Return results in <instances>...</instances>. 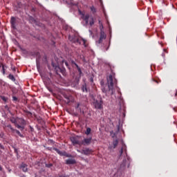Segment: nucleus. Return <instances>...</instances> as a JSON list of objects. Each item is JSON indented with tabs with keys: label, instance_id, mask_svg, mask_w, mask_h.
Returning <instances> with one entry per match:
<instances>
[{
	"label": "nucleus",
	"instance_id": "9",
	"mask_svg": "<svg viewBox=\"0 0 177 177\" xmlns=\"http://www.w3.org/2000/svg\"><path fill=\"white\" fill-rule=\"evenodd\" d=\"M10 24L12 28L16 30V18L15 17H11Z\"/></svg>",
	"mask_w": 177,
	"mask_h": 177
},
{
	"label": "nucleus",
	"instance_id": "20",
	"mask_svg": "<svg viewBox=\"0 0 177 177\" xmlns=\"http://www.w3.org/2000/svg\"><path fill=\"white\" fill-rule=\"evenodd\" d=\"M110 133H111V138H113V139H115H115H117V133H114V131H111L110 132Z\"/></svg>",
	"mask_w": 177,
	"mask_h": 177
},
{
	"label": "nucleus",
	"instance_id": "28",
	"mask_svg": "<svg viewBox=\"0 0 177 177\" xmlns=\"http://www.w3.org/2000/svg\"><path fill=\"white\" fill-rule=\"evenodd\" d=\"M0 97L3 102H8V97H6L3 95L0 96Z\"/></svg>",
	"mask_w": 177,
	"mask_h": 177
},
{
	"label": "nucleus",
	"instance_id": "14",
	"mask_svg": "<svg viewBox=\"0 0 177 177\" xmlns=\"http://www.w3.org/2000/svg\"><path fill=\"white\" fill-rule=\"evenodd\" d=\"M20 168L22 169L23 172H27V171H28V169H27V165L25 163H22Z\"/></svg>",
	"mask_w": 177,
	"mask_h": 177
},
{
	"label": "nucleus",
	"instance_id": "25",
	"mask_svg": "<svg viewBox=\"0 0 177 177\" xmlns=\"http://www.w3.org/2000/svg\"><path fill=\"white\" fill-rule=\"evenodd\" d=\"M15 132H16V133H17V135H19V136H20V138H24V136H23V134H21V133H20V131L19 130L15 129Z\"/></svg>",
	"mask_w": 177,
	"mask_h": 177
},
{
	"label": "nucleus",
	"instance_id": "12",
	"mask_svg": "<svg viewBox=\"0 0 177 177\" xmlns=\"http://www.w3.org/2000/svg\"><path fill=\"white\" fill-rule=\"evenodd\" d=\"M71 141L72 142L73 145H80V141L78 140V138L76 137L71 138Z\"/></svg>",
	"mask_w": 177,
	"mask_h": 177
},
{
	"label": "nucleus",
	"instance_id": "29",
	"mask_svg": "<svg viewBox=\"0 0 177 177\" xmlns=\"http://www.w3.org/2000/svg\"><path fill=\"white\" fill-rule=\"evenodd\" d=\"M7 128H9L10 129L11 132H15V129H13V127H12V125H10V124L7 125Z\"/></svg>",
	"mask_w": 177,
	"mask_h": 177
},
{
	"label": "nucleus",
	"instance_id": "37",
	"mask_svg": "<svg viewBox=\"0 0 177 177\" xmlns=\"http://www.w3.org/2000/svg\"><path fill=\"white\" fill-rule=\"evenodd\" d=\"M11 122H12V124H15V125L17 124V122H16V120H11Z\"/></svg>",
	"mask_w": 177,
	"mask_h": 177
},
{
	"label": "nucleus",
	"instance_id": "31",
	"mask_svg": "<svg viewBox=\"0 0 177 177\" xmlns=\"http://www.w3.org/2000/svg\"><path fill=\"white\" fill-rule=\"evenodd\" d=\"M0 67H2L3 74L5 75V66L3 65V64H1L0 65Z\"/></svg>",
	"mask_w": 177,
	"mask_h": 177
},
{
	"label": "nucleus",
	"instance_id": "39",
	"mask_svg": "<svg viewBox=\"0 0 177 177\" xmlns=\"http://www.w3.org/2000/svg\"><path fill=\"white\" fill-rule=\"evenodd\" d=\"M65 65L66 66V67H68V68H69V65H68V62H67V61H64Z\"/></svg>",
	"mask_w": 177,
	"mask_h": 177
},
{
	"label": "nucleus",
	"instance_id": "2",
	"mask_svg": "<svg viewBox=\"0 0 177 177\" xmlns=\"http://www.w3.org/2000/svg\"><path fill=\"white\" fill-rule=\"evenodd\" d=\"M79 15L81 16V19L84 21L85 26H90V27H93L95 25V21L96 19L93 16L91 15L89 13L85 14L84 12L79 10Z\"/></svg>",
	"mask_w": 177,
	"mask_h": 177
},
{
	"label": "nucleus",
	"instance_id": "6",
	"mask_svg": "<svg viewBox=\"0 0 177 177\" xmlns=\"http://www.w3.org/2000/svg\"><path fill=\"white\" fill-rule=\"evenodd\" d=\"M106 33H104V31L101 29L100 37V39L98 40V44H102V42H103V39H106Z\"/></svg>",
	"mask_w": 177,
	"mask_h": 177
},
{
	"label": "nucleus",
	"instance_id": "30",
	"mask_svg": "<svg viewBox=\"0 0 177 177\" xmlns=\"http://www.w3.org/2000/svg\"><path fill=\"white\" fill-rule=\"evenodd\" d=\"M53 150H55V151H56V153H57V154H60L62 153V151L59 150V149L57 148H53Z\"/></svg>",
	"mask_w": 177,
	"mask_h": 177
},
{
	"label": "nucleus",
	"instance_id": "42",
	"mask_svg": "<svg viewBox=\"0 0 177 177\" xmlns=\"http://www.w3.org/2000/svg\"><path fill=\"white\" fill-rule=\"evenodd\" d=\"M83 43H84V45H85V40H82Z\"/></svg>",
	"mask_w": 177,
	"mask_h": 177
},
{
	"label": "nucleus",
	"instance_id": "7",
	"mask_svg": "<svg viewBox=\"0 0 177 177\" xmlns=\"http://www.w3.org/2000/svg\"><path fill=\"white\" fill-rule=\"evenodd\" d=\"M118 143H119L118 138L113 140V146L110 145L109 147V150H113V149H115V147H117V146H118Z\"/></svg>",
	"mask_w": 177,
	"mask_h": 177
},
{
	"label": "nucleus",
	"instance_id": "34",
	"mask_svg": "<svg viewBox=\"0 0 177 177\" xmlns=\"http://www.w3.org/2000/svg\"><path fill=\"white\" fill-rule=\"evenodd\" d=\"M71 64H72V66H75V67H77V66H78V64H77V63H75V61H71Z\"/></svg>",
	"mask_w": 177,
	"mask_h": 177
},
{
	"label": "nucleus",
	"instance_id": "11",
	"mask_svg": "<svg viewBox=\"0 0 177 177\" xmlns=\"http://www.w3.org/2000/svg\"><path fill=\"white\" fill-rule=\"evenodd\" d=\"M82 107H84V105H82V104L77 103L75 106V109L79 110L80 113H82V114H84V111H82Z\"/></svg>",
	"mask_w": 177,
	"mask_h": 177
},
{
	"label": "nucleus",
	"instance_id": "44",
	"mask_svg": "<svg viewBox=\"0 0 177 177\" xmlns=\"http://www.w3.org/2000/svg\"><path fill=\"white\" fill-rule=\"evenodd\" d=\"M106 50H109V47H107V48H106Z\"/></svg>",
	"mask_w": 177,
	"mask_h": 177
},
{
	"label": "nucleus",
	"instance_id": "43",
	"mask_svg": "<svg viewBox=\"0 0 177 177\" xmlns=\"http://www.w3.org/2000/svg\"><path fill=\"white\" fill-rule=\"evenodd\" d=\"M0 171H2V167L0 165Z\"/></svg>",
	"mask_w": 177,
	"mask_h": 177
},
{
	"label": "nucleus",
	"instance_id": "24",
	"mask_svg": "<svg viewBox=\"0 0 177 177\" xmlns=\"http://www.w3.org/2000/svg\"><path fill=\"white\" fill-rule=\"evenodd\" d=\"M60 156H64V157H70V155L66 151H61Z\"/></svg>",
	"mask_w": 177,
	"mask_h": 177
},
{
	"label": "nucleus",
	"instance_id": "26",
	"mask_svg": "<svg viewBox=\"0 0 177 177\" xmlns=\"http://www.w3.org/2000/svg\"><path fill=\"white\" fill-rule=\"evenodd\" d=\"M98 23H99V25H100V31H102V30H103V24L100 21V19L98 20Z\"/></svg>",
	"mask_w": 177,
	"mask_h": 177
},
{
	"label": "nucleus",
	"instance_id": "27",
	"mask_svg": "<svg viewBox=\"0 0 177 177\" xmlns=\"http://www.w3.org/2000/svg\"><path fill=\"white\" fill-rule=\"evenodd\" d=\"M91 131H92V129H91V128L88 127V128L86 129V132H85V134H86V135H90V134H91Z\"/></svg>",
	"mask_w": 177,
	"mask_h": 177
},
{
	"label": "nucleus",
	"instance_id": "41",
	"mask_svg": "<svg viewBox=\"0 0 177 177\" xmlns=\"http://www.w3.org/2000/svg\"><path fill=\"white\" fill-rule=\"evenodd\" d=\"M30 131H31L32 132H34V128H32L31 126L30 127Z\"/></svg>",
	"mask_w": 177,
	"mask_h": 177
},
{
	"label": "nucleus",
	"instance_id": "22",
	"mask_svg": "<svg viewBox=\"0 0 177 177\" xmlns=\"http://www.w3.org/2000/svg\"><path fill=\"white\" fill-rule=\"evenodd\" d=\"M76 68L79 73V75H80L79 78H81V75H82V71H81V68H80L79 66H77Z\"/></svg>",
	"mask_w": 177,
	"mask_h": 177
},
{
	"label": "nucleus",
	"instance_id": "35",
	"mask_svg": "<svg viewBox=\"0 0 177 177\" xmlns=\"http://www.w3.org/2000/svg\"><path fill=\"white\" fill-rule=\"evenodd\" d=\"M152 81H153V82H156L157 84H160V82H161V81H158V80H156V79H152Z\"/></svg>",
	"mask_w": 177,
	"mask_h": 177
},
{
	"label": "nucleus",
	"instance_id": "38",
	"mask_svg": "<svg viewBox=\"0 0 177 177\" xmlns=\"http://www.w3.org/2000/svg\"><path fill=\"white\" fill-rule=\"evenodd\" d=\"M0 149L1 150H5V147H3V145H2L1 144H0Z\"/></svg>",
	"mask_w": 177,
	"mask_h": 177
},
{
	"label": "nucleus",
	"instance_id": "5",
	"mask_svg": "<svg viewBox=\"0 0 177 177\" xmlns=\"http://www.w3.org/2000/svg\"><path fill=\"white\" fill-rule=\"evenodd\" d=\"M102 104H103V102L102 101V100H94L93 105L95 107V109H102Z\"/></svg>",
	"mask_w": 177,
	"mask_h": 177
},
{
	"label": "nucleus",
	"instance_id": "40",
	"mask_svg": "<svg viewBox=\"0 0 177 177\" xmlns=\"http://www.w3.org/2000/svg\"><path fill=\"white\" fill-rule=\"evenodd\" d=\"M52 166H53L52 164L46 165V167H47V168H50V167Z\"/></svg>",
	"mask_w": 177,
	"mask_h": 177
},
{
	"label": "nucleus",
	"instance_id": "32",
	"mask_svg": "<svg viewBox=\"0 0 177 177\" xmlns=\"http://www.w3.org/2000/svg\"><path fill=\"white\" fill-rule=\"evenodd\" d=\"M61 70V73L62 74H63V75H66V69H60Z\"/></svg>",
	"mask_w": 177,
	"mask_h": 177
},
{
	"label": "nucleus",
	"instance_id": "10",
	"mask_svg": "<svg viewBox=\"0 0 177 177\" xmlns=\"http://www.w3.org/2000/svg\"><path fill=\"white\" fill-rule=\"evenodd\" d=\"M66 164L67 165H73L77 164V161H75V159H68L66 160Z\"/></svg>",
	"mask_w": 177,
	"mask_h": 177
},
{
	"label": "nucleus",
	"instance_id": "3",
	"mask_svg": "<svg viewBox=\"0 0 177 177\" xmlns=\"http://www.w3.org/2000/svg\"><path fill=\"white\" fill-rule=\"evenodd\" d=\"M64 97L66 99L65 103H66V104H68L71 102H73V95H71V93H64Z\"/></svg>",
	"mask_w": 177,
	"mask_h": 177
},
{
	"label": "nucleus",
	"instance_id": "23",
	"mask_svg": "<svg viewBox=\"0 0 177 177\" xmlns=\"http://www.w3.org/2000/svg\"><path fill=\"white\" fill-rule=\"evenodd\" d=\"M90 9L93 15H95V13L96 12V8H95V6H92L91 7H90Z\"/></svg>",
	"mask_w": 177,
	"mask_h": 177
},
{
	"label": "nucleus",
	"instance_id": "16",
	"mask_svg": "<svg viewBox=\"0 0 177 177\" xmlns=\"http://www.w3.org/2000/svg\"><path fill=\"white\" fill-rule=\"evenodd\" d=\"M82 92H86L87 93L88 92V88L86 87V84L84 83L82 86Z\"/></svg>",
	"mask_w": 177,
	"mask_h": 177
},
{
	"label": "nucleus",
	"instance_id": "13",
	"mask_svg": "<svg viewBox=\"0 0 177 177\" xmlns=\"http://www.w3.org/2000/svg\"><path fill=\"white\" fill-rule=\"evenodd\" d=\"M91 142H92V138L91 137L88 138H84L83 140V145H91Z\"/></svg>",
	"mask_w": 177,
	"mask_h": 177
},
{
	"label": "nucleus",
	"instance_id": "46",
	"mask_svg": "<svg viewBox=\"0 0 177 177\" xmlns=\"http://www.w3.org/2000/svg\"><path fill=\"white\" fill-rule=\"evenodd\" d=\"M37 67H38V64H37Z\"/></svg>",
	"mask_w": 177,
	"mask_h": 177
},
{
	"label": "nucleus",
	"instance_id": "15",
	"mask_svg": "<svg viewBox=\"0 0 177 177\" xmlns=\"http://www.w3.org/2000/svg\"><path fill=\"white\" fill-rule=\"evenodd\" d=\"M120 156H122V154H127V148L125 147H123L121 148L120 151Z\"/></svg>",
	"mask_w": 177,
	"mask_h": 177
},
{
	"label": "nucleus",
	"instance_id": "21",
	"mask_svg": "<svg viewBox=\"0 0 177 177\" xmlns=\"http://www.w3.org/2000/svg\"><path fill=\"white\" fill-rule=\"evenodd\" d=\"M8 78H9V80H11V81H12L13 82H15V81H16V78H15V76L12 74H10L8 75Z\"/></svg>",
	"mask_w": 177,
	"mask_h": 177
},
{
	"label": "nucleus",
	"instance_id": "4",
	"mask_svg": "<svg viewBox=\"0 0 177 177\" xmlns=\"http://www.w3.org/2000/svg\"><path fill=\"white\" fill-rule=\"evenodd\" d=\"M79 153H81V154H84V156H90V154H92L93 153V151L89 148H86L84 149H82V151L77 150Z\"/></svg>",
	"mask_w": 177,
	"mask_h": 177
},
{
	"label": "nucleus",
	"instance_id": "18",
	"mask_svg": "<svg viewBox=\"0 0 177 177\" xmlns=\"http://www.w3.org/2000/svg\"><path fill=\"white\" fill-rule=\"evenodd\" d=\"M16 128H18V129H20L21 131H24V127L21 126L20 124L15 123Z\"/></svg>",
	"mask_w": 177,
	"mask_h": 177
},
{
	"label": "nucleus",
	"instance_id": "19",
	"mask_svg": "<svg viewBox=\"0 0 177 177\" xmlns=\"http://www.w3.org/2000/svg\"><path fill=\"white\" fill-rule=\"evenodd\" d=\"M19 124H21V125H26V120L23 118H20L19 120Z\"/></svg>",
	"mask_w": 177,
	"mask_h": 177
},
{
	"label": "nucleus",
	"instance_id": "33",
	"mask_svg": "<svg viewBox=\"0 0 177 177\" xmlns=\"http://www.w3.org/2000/svg\"><path fill=\"white\" fill-rule=\"evenodd\" d=\"M12 100H13V102H17V100H19V99L16 96H12Z\"/></svg>",
	"mask_w": 177,
	"mask_h": 177
},
{
	"label": "nucleus",
	"instance_id": "36",
	"mask_svg": "<svg viewBox=\"0 0 177 177\" xmlns=\"http://www.w3.org/2000/svg\"><path fill=\"white\" fill-rule=\"evenodd\" d=\"M126 162H127V160H123V163L120 165V167H125Z\"/></svg>",
	"mask_w": 177,
	"mask_h": 177
},
{
	"label": "nucleus",
	"instance_id": "1",
	"mask_svg": "<svg viewBox=\"0 0 177 177\" xmlns=\"http://www.w3.org/2000/svg\"><path fill=\"white\" fill-rule=\"evenodd\" d=\"M111 74L106 77L107 87L102 86V91L106 96H112L114 95V86L117 85V79H115V73L111 69Z\"/></svg>",
	"mask_w": 177,
	"mask_h": 177
},
{
	"label": "nucleus",
	"instance_id": "17",
	"mask_svg": "<svg viewBox=\"0 0 177 177\" xmlns=\"http://www.w3.org/2000/svg\"><path fill=\"white\" fill-rule=\"evenodd\" d=\"M23 111H24V113H25L26 114V115H29V117H32V113H31L28 110L24 109Z\"/></svg>",
	"mask_w": 177,
	"mask_h": 177
},
{
	"label": "nucleus",
	"instance_id": "45",
	"mask_svg": "<svg viewBox=\"0 0 177 177\" xmlns=\"http://www.w3.org/2000/svg\"><path fill=\"white\" fill-rule=\"evenodd\" d=\"M149 1H150L151 3H152L151 0H149Z\"/></svg>",
	"mask_w": 177,
	"mask_h": 177
},
{
	"label": "nucleus",
	"instance_id": "8",
	"mask_svg": "<svg viewBox=\"0 0 177 177\" xmlns=\"http://www.w3.org/2000/svg\"><path fill=\"white\" fill-rule=\"evenodd\" d=\"M80 77H75L73 82H72V86L73 88H77L78 85H80Z\"/></svg>",
	"mask_w": 177,
	"mask_h": 177
}]
</instances>
